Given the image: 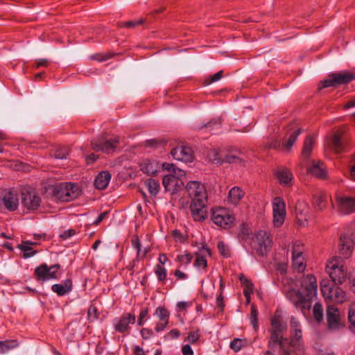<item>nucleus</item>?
Wrapping results in <instances>:
<instances>
[{"instance_id": "nucleus-44", "label": "nucleus", "mask_w": 355, "mask_h": 355, "mask_svg": "<svg viewBox=\"0 0 355 355\" xmlns=\"http://www.w3.org/2000/svg\"><path fill=\"white\" fill-rule=\"evenodd\" d=\"M193 256L189 252H185L184 254H180L177 257L176 261L181 263V264L187 265L191 263Z\"/></svg>"}, {"instance_id": "nucleus-60", "label": "nucleus", "mask_w": 355, "mask_h": 355, "mask_svg": "<svg viewBox=\"0 0 355 355\" xmlns=\"http://www.w3.org/2000/svg\"><path fill=\"white\" fill-rule=\"evenodd\" d=\"M141 334L142 338L146 340L153 336V332L151 329L144 328L141 330Z\"/></svg>"}, {"instance_id": "nucleus-42", "label": "nucleus", "mask_w": 355, "mask_h": 355, "mask_svg": "<svg viewBox=\"0 0 355 355\" xmlns=\"http://www.w3.org/2000/svg\"><path fill=\"white\" fill-rule=\"evenodd\" d=\"M155 273L159 282H163L166 278L167 270L162 266L157 264L155 267Z\"/></svg>"}, {"instance_id": "nucleus-39", "label": "nucleus", "mask_w": 355, "mask_h": 355, "mask_svg": "<svg viewBox=\"0 0 355 355\" xmlns=\"http://www.w3.org/2000/svg\"><path fill=\"white\" fill-rule=\"evenodd\" d=\"M155 314L161 321L168 322L169 312L164 306H159L156 309Z\"/></svg>"}, {"instance_id": "nucleus-8", "label": "nucleus", "mask_w": 355, "mask_h": 355, "mask_svg": "<svg viewBox=\"0 0 355 355\" xmlns=\"http://www.w3.org/2000/svg\"><path fill=\"white\" fill-rule=\"evenodd\" d=\"M272 239L265 231L258 232L252 238L250 243L252 248L256 253L263 257L270 250Z\"/></svg>"}, {"instance_id": "nucleus-52", "label": "nucleus", "mask_w": 355, "mask_h": 355, "mask_svg": "<svg viewBox=\"0 0 355 355\" xmlns=\"http://www.w3.org/2000/svg\"><path fill=\"white\" fill-rule=\"evenodd\" d=\"M131 243L132 247L137 250V257H139L141 254V250L139 236L137 235H135L132 239Z\"/></svg>"}, {"instance_id": "nucleus-7", "label": "nucleus", "mask_w": 355, "mask_h": 355, "mask_svg": "<svg viewBox=\"0 0 355 355\" xmlns=\"http://www.w3.org/2000/svg\"><path fill=\"white\" fill-rule=\"evenodd\" d=\"M211 218L215 225L223 229L232 227L234 221V216L230 211L223 207L212 208Z\"/></svg>"}, {"instance_id": "nucleus-34", "label": "nucleus", "mask_w": 355, "mask_h": 355, "mask_svg": "<svg viewBox=\"0 0 355 355\" xmlns=\"http://www.w3.org/2000/svg\"><path fill=\"white\" fill-rule=\"evenodd\" d=\"M145 184L149 193L152 196H156L158 193L159 190V183L158 181L155 180V179L150 178L146 180Z\"/></svg>"}, {"instance_id": "nucleus-57", "label": "nucleus", "mask_w": 355, "mask_h": 355, "mask_svg": "<svg viewBox=\"0 0 355 355\" xmlns=\"http://www.w3.org/2000/svg\"><path fill=\"white\" fill-rule=\"evenodd\" d=\"M223 73V71L222 70L216 73L215 74L211 76L209 80H206L207 84L209 85V84H211L212 83L219 80L222 78Z\"/></svg>"}, {"instance_id": "nucleus-27", "label": "nucleus", "mask_w": 355, "mask_h": 355, "mask_svg": "<svg viewBox=\"0 0 355 355\" xmlns=\"http://www.w3.org/2000/svg\"><path fill=\"white\" fill-rule=\"evenodd\" d=\"M330 146L331 149L336 153H340L345 150V144L341 139V136L338 132H336L332 136Z\"/></svg>"}, {"instance_id": "nucleus-1", "label": "nucleus", "mask_w": 355, "mask_h": 355, "mask_svg": "<svg viewBox=\"0 0 355 355\" xmlns=\"http://www.w3.org/2000/svg\"><path fill=\"white\" fill-rule=\"evenodd\" d=\"M270 337L268 344V348L274 349L279 346L280 355H304L305 350L302 340V334L299 321L292 316L291 318V338H283V332L286 325L277 313L271 318Z\"/></svg>"}, {"instance_id": "nucleus-36", "label": "nucleus", "mask_w": 355, "mask_h": 355, "mask_svg": "<svg viewBox=\"0 0 355 355\" xmlns=\"http://www.w3.org/2000/svg\"><path fill=\"white\" fill-rule=\"evenodd\" d=\"M240 281L244 286L243 295H250V294L253 293L254 290V285L252 282L243 275L240 277Z\"/></svg>"}, {"instance_id": "nucleus-51", "label": "nucleus", "mask_w": 355, "mask_h": 355, "mask_svg": "<svg viewBox=\"0 0 355 355\" xmlns=\"http://www.w3.org/2000/svg\"><path fill=\"white\" fill-rule=\"evenodd\" d=\"M148 313V309L144 308L140 311L139 315L137 320L138 326H142L146 320Z\"/></svg>"}, {"instance_id": "nucleus-15", "label": "nucleus", "mask_w": 355, "mask_h": 355, "mask_svg": "<svg viewBox=\"0 0 355 355\" xmlns=\"http://www.w3.org/2000/svg\"><path fill=\"white\" fill-rule=\"evenodd\" d=\"M41 202V198L36 192L29 190L21 191V204L27 210H37Z\"/></svg>"}, {"instance_id": "nucleus-3", "label": "nucleus", "mask_w": 355, "mask_h": 355, "mask_svg": "<svg viewBox=\"0 0 355 355\" xmlns=\"http://www.w3.org/2000/svg\"><path fill=\"white\" fill-rule=\"evenodd\" d=\"M186 189L191 198L190 210L193 219L196 221L205 220L207 211V193L205 186L198 181H190Z\"/></svg>"}, {"instance_id": "nucleus-45", "label": "nucleus", "mask_w": 355, "mask_h": 355, "mask_svg": "<svg viewBox=\"0 0 355 355\" xmlns=\"http://www.w3.org/2000/svg\"><path fill=\"white\" fill-rule=\"evenodd\" d=\"M194 266L198 268L205 269L207 266V261L205 257L197 254L194 262Z\"/></svg>"}, {"instance_id": "nucleus-16", "label": "nucleus", "mask_w": 355, "mask_h": 355, "mask_svg": "<svg viewBox=\"0 0 355 355\" xmlns=\"http://www.w3.org/2000/svg\"><path fill=\"white\" fill-rule=\"evenodd\" d=\"M273 223L275 227L281 226L286 216V205L281 198H275L272 203Z\"/></svg>"}, {"instance_id": "nucleus-14", "label": "nucleus", "mask_w": 355, "mask_h": 355, "mask_svg": "<svg viewBox=\"0 0 355 355\" xmlns=\"http://www.w3.org/2000/svg\"><path fill=\"white\" fill-rule=\"evenodd\" d=\"M19 206V198L16 192L5 191L0 196V209L15 211Z\"/></svg>"}, {"instance_id": "nucleus-59", "label": "nucleus", "mask_w": 355, "mask_h": 355, "mask_svg": "<svg viewBox=\"0 0 355 355\" xmlns=\"http://www.w3.org/2000/svg\"><path fill=\"white\" fill-rule=\"evenodd\" d=\"M76 234V231L73 229H69L68 230L64 231L61 234L60 237L63 239H69V237L73 236Z\"/></svg>"}, {"instance_id": "nucleus-62", "label": "nucleus", "mask_w": 355, "mask_h": 355, "mask_svg": "<svg viewBox=\"0 0 355 355\" xmlns=\"http://www.w3.org/2000/svg\"><path fill=\"white\" fill-rule=\"evenodd\" d=\"M216 304L217 306L220 309V310H223V308L225 306V304L223 302V296L222 292L220 293V294L218 295L216 298Z\"/></svg>"}, {"instance_id": "nucleus-32", "label": "nucleus", "mask_w": 355, "mask_h": 355, "mask_svg": "<svg viewBox=\"0 0 355 355\" xmlns=\"http://www.w3.org/2000/svg\"><path fill=\"white\" fill-rule=\"evenodd\" d=\"M313 143L314 140L312 136L309 135L306 137L302 149V156L304 158H308L311 155Z\"/></svg>"}, {"instance_id": "nucleus-46", "label": "nucleus", "mask_w": 355, "mask_h": 355, "mask_svg": "<svg viewBox=\"0 0 355 355\" xmlns=\"http://www.w3.org/2000/svg\"><path fill=\"white\" fill-rule=\"evenodd\" d=\"M217 247H218L220 254L222 256H223L225 257H227L230 256L229 248L223 241H220L218 243Z\"/></svg>"}, {"instance_id": "nucleus-30", "label": "nucleus", "mask_w": 355, "mask_h": 355, "mask_svg": "<svg viewBox=\"0 0 355 355\" xmlns=\"http://www.w3.org/2000/svg\"><path fill=\"white\" fill-rule=\"evenodd\" d=\"M141 170L148 175H154L157 171V163L150 160L144 161L141 164Z\"/></svg>"}, {"instance_id": "nucleus-47", "label": "nucleus", "mask_w": 355, "mask_h": 355, "mask_svg": "<svg viewBox=\"0 0 355 355\" xmlns=\"http://www.w3.org/2000/svg\"><path fill=\"white\" fill-rule=\"evenodd\" d=\"M69 154V149L67 147H62L57 149L53 156L57 159H66Z\"/></svg>"}, {"instance_id": "nucleus-6", "label": "nucleus", "mask_w": 355, "mask_h": 355, "mask_svg": "<svg viewBox=\"0 0 355 355\" xmlns=\"http://www.w3.org/2000/svg\"><path fill=\"white\" fill-rule=\"evenodd\" d=\"M119 144V137L118 136L107 137L105 135H102L99 138L94 139L91 142L94 150L107 154L114 153L118 148Z\"/></svg>"}, {"instance_id": "nucleus-19", "label": "nucleus", "mask_w": 355, "mask_h": 355, "mask_svg": "<svg viewBox=\"0 0 355 355\" xmlns=\"http://www.w3.org/2000/svg\"><path fill=\"white\" fill-rule=\"evenodd\" d=\"M135 315L130 313H126L121 315L114 324V329L117 332L124 333L130 329L129 324H135Z\"/></svg>"}, {"instance_id": "nucleus-33", "label": "nucleus", "mask_w": 355, "mask_h": 355, "mask_svg": "<svg viewBox=\"0 0 355 355\" xmlns=\"http://www.w3.org/2000/svg\"><path fill=\"white\" fill-rule=\"evenodd\" d=\"M302 132L301 128H297L290 135L288 140L283 143V148L289 150L296 141L298 136Z\"/></svg>"}, {"instance_id": "nucleus-17", "label": "nucleus", "mask_w": 355, "mask_h": 355, "mask_svg": "<svg viewBox=\"0 0 355 355\" xmlns=\"http://www.w3.org/2000/svg\"><path fill=\"white\" fill-rule=\"evenodd\" d=\"M171 154L175 159L184 162H191L193 159L192 149L186 146H178L174 148Z\"/></svg>"}, {"instance_id": "nucleus-20", "label": "nucleus", "mask_w": 355, "mask_h": 355, "mask_svg": "<svg viewBox=\"0 0 355 355\" xmlns=\"http://www.w3.org/2000/svg\"><path fill=\"white\" fill-rule=\"evenodd\" d=\"M353 244V241L349 236L342 234L340 237L338 248L340 254L345 258L349 257L352 252Z\"/></svg>"}, {"instance_id": "nucleus-23", "label": "nucleus", "mask_w": 355, "mask_h": 355, "mask_svg": "<svg viewBox=\"0 0 355 355\" xmlns=\"http://www.w3.org/2000/svg\"><path fill=\"white\" fill-rule=\"evenodd\" d=\"M73 288L72 280L67 279L60 284H55L51 286V290L59 296H63L69 293Z\"/></svg>"}, {"instance_id": "nucleus-43", "label": "nucleus", "mask_w": 355, "mask_h": 355, "mask_svg": "<svg viewBox=\"0 0 355 355\" xmlns=\"http://www.w3.org/2000/svg\"><path fill=\"white\" fill-rule=\"evenodd\" d=\"M258 318V311L256 309L254 305H252L251 313H250V322L255 330L257 329V328H258V318Z\"/></svg>"}, {"instance_id": "nucleus-56", "label": "nucleus", "mask_w": 355, "mask_h": 355, "mask_svg": "<svg viewBox=\"0 0 355 355\" xmlns=\"http://www.w3.org/2000/svg\"><path fill=\"white\" fill-rule=\"evenodd\" d=\"M88 318L90 320H95L98 318L97 315V309L96 306L91 305L87 311Z\"/></svg>"}, {"instance_id": "nucleus-58", "label": "nucleus", "mask_w": 355, "mask_h": 355, "mask_svg": "<svg viewBox=\"0 0 355 355\" xmlns=\"http://www.w3.org/2000/svg\"><path fill=\"white\" fill-rule=\"evenodd\" d=\"M147 146H157L159 144H164L166 142L163 140H159L157 139L147 140L146 141Z\"/></svg>"}, {"instance_id": "nucleus-50", "label": "nucleus", "mask_w": 355, "mask_h": 355, "mask_svg": "<svg viewBox=\"0 0 355 355\" xmlns=\"http://www.w3.org/2000/svg\"><path fill=\"white\" fill-rule=\"evenodd\" d=\"M112 57V54L107 53V54H103V53H96L90 56V58L92 60H97L99 62H103L107 60L108 59L111 58Z\"/></svg>"}, {"instance_id": "nucleus-38", "label": "nucleus", "mask_w": 355, "mask_h": 355, "mask_svg": "<svg viewBox=\"0 0 355 355\" xmlns=\"http://www.w3.org/2000/svg\"><path fill=\"white\" fill-rule=\"evenodd\" d=\"M18 345L16 340L0 341V353L4 354Z\"/></svg>"}, {"instance_id": "nucleus-24", "label": "nucleus", "mask_w": 355, "mask_h": 355, "mask_svg": "<svg viewBox=\"0 0 355 355\" xmlns=\"http://www.w3.org/2000/svg\"><path fill=\"white\" fill-rule=\"evenodd\" d=\"M275 175L282 186L290 187L292 185L293 174L288 169L281 168L276 172Z\"/></svg>"}, {"instance_id": "nucleus-5", "label": "nucleus", "mask_w": 355, "mask_h": 355, "mask_svg": "<svg viewBox=\"0 0 355 355\" xmlns=\"http://www.w3.org/2000/svg\"><path fill=\"white\" fill-rule=\"evenodd\" d=\"M81 193L78 185L71 182H61L53 188V195L59 200L69 202L77 198Z\"/></svg>"}, {"instance_id": "nucleus-28", "label": "nucleus", "mask_w": 355, "mask_h": 355, "mask_svg": "<svg viewBox=\"0 0 355 355\" xmlns=\"http://www.w3.org/2000/svg\"><path fill=\"white\" fill-rule=\"evenodd\" d=\"M313 205L319 210L324 209L327 206V196L321 191H316L313 195Z\"/></svg>"}, {"instance_id": "nucleus-55", "label": "nucleus", "mask_w": 355, "mask_h": 355, "mask_svg": "<svg viewBox=\"0 0 355 355\" xmlns=\"http://www.w3.org/2000/svg\"><path fill=\"white\" fill-rule=\"evenodd\" d=\"M200 338V334L198 331L190 332L187 336V340L191 344L195 343L196 341L198 340Z\"/></svg>"}, {"instance_id": "nucleus-11", "label": "nucleus", "mask_w": 355, "mask_h": 355, "mask_svg": "<svg viewBox=\"0 0 355 355\" xmlns=\"http://www.w3.org/2000/svg\"><path fill=\"white\" fill-rule=\"evenodd\" d=\"M353 80H355V74L347 71L331 73L322 82V87H336L340 85H347Z\"/></svg>"}, {"instance_id": "nucleus-48", "label": "nucleus", "mask_w": 355, "mask_h": 355, "mask_svg": "<svg viewBox=\"0 0 355 355\" xmlns=\"http://www.w3.org/2000/svg\"><path fill=\"white\" fill-rule=\"evenodd\" d=\"M221 124V121L220 118H215L207 122V123H205L202 126L199 127V128H210L211 129L214 128H219Z\"/></svg>"}, {"instance_id": "nucleus-4", "label": "nucleus", "mask_w": 355, "mask_h": 355, "mask_svg": "<svg viewBox=\"0 0 355 355\" xmlns=\"http://www.w3.org/2000/svg\"><path fill=\"white\" fill-rule=\"evenodd\" d=\"M162 168L169 172V174L164 175L162 180L166 191L171 194L177 193L183 186L181 178L186 175L185 172L175 167V164L166 162L162 164Z\"/></svg>"}, {"instance_id": "nucleus-63", "label": "nucleus", "mask_w": 355, "mask_h": 355, "mask_svg": "<svg viewBox=\"0 0 355 355\" xmlns=\"http://www.w3.org/2000/svg\"><path fill=\"white\" fill-rule=\"evenodd\" d=\"M183 355H193V352L189 345H185L182 348Z\"/></svg>"}, {"instance_id": "nucleus-13", "label": "nucleus", "mask_w": 355, "mask_h": 355, "mask_svg": "<svg viewBox=\"0 0 355 355\" xmlns=\"http://www.w3.org/2000/svg\"><path fill=\"white\" fill-rule=\"evenodd\" d=\"M241 155V153L237 150L228 153L214 150L211 156V160L214 164L220 165L225 162L230 164L240 162L242 160V158L240 157Z\"/></svg>"}, {"instance_id": "nucleus-53", "label": "nucleus", "mask_w": 355, "mask_h": 355, "mask_svg": "<svg viewBox=\"0 0 355 355\" xmlns=\"http://www.w3.org/2000/svg\"><path fill=\"white\" fill-rule=\"evenodd\" d=\"M348 319L351 324L355 327V303L350 304L349 307Z\"/></svg>"}, {"instance_id": "nucleus-41", "label": "nucleus", "mask_w": 355, "mask_h": 355, "mask_svg": "<svg viewBox=\"0 0 355 355\" xmlns=\"http://www.w3.org/2000/svg\"><path fill=\"white\" fill-rule=\"evenodd\" d=\"M313 316L315 320L321 322L323 319V309L320 303L317 302L313 306Z\"/></svg>"}, {"instance_id": "nucleus-40", "label": "nucleus", "mask_w": 355, "mask_h": 355, "mask_svg": "<svg viewBox=\"0 0 355 355\" xmlns=\"http://www.w3.org/2000/svg\"><path fill=\"white\" fill-rule=\"evenodd\" d=\"M144 19H140L137 21H128L126 22L120 21V22L117 23V26L119 28H135L136 26H137L139 25H141L142 24H144Z\"/></svg>"}, {"instance_id": "nucleus-29", "label": "nucleus", "mask_w": 355, "mask_h": 355, "mask_svg": "<svg viewBox=\"0 0 355 355\" xmlns=\"http://www.w3.org/2000/svg\"><path fill=\"white\" fill-rule=\"evenodd\" d=\"M36 244V243L31 241H22V243L18 245V248L24 252L23 255L24 258L27 259L31 257L37 253V251L33 250V248L31 247V245Z\"/></svg>"}, {"instance_id": "nucleus-64", "label": "nucleus", "mask_w": 355, "mask_h": 355, "mask_svg": "<svg viewBox=\"0 0 355 355\" xmlns=\"http://www.w3.org/2000/svg\"><path fill=\"white\" fill-rule=\"evenodd\" d=\"M49 65V60L46 59H40L35 63V67L39 68L40 67H47Z\"/></svg>"}, {"instance_id": "nucleus-49", "label": "nucleus", "mask_w": 355, "mask_h": 355, "mask_svg": "<svg viewBox=\"0 0 355 355\" xmlns=\"http://www.w3.org/2000/svg\"><path fill=\"white\" fill-rule=\"evenodd\" d=\"M243 341L239 338H235L230 343V348L237 352L241 349L243 346Z\"/></svg>"}, {"instance_id": "nucleus-9", "label": "nucleus", "mask_w": 355, "mask_h": 355, "mask_svg": "<svg viewBox=\"0 0 355 355\" xmlns=\"http://www.w3.org/2000/svg\"><path fill=\"white\" fill-rule=\"evenodd\" d=\"M340 259H335L327 265V272L331 280L330 282L337 285H341L347 278V270L344 265L340 264Z\"/></svg>"}, {"instance_id": "nucleus-35", "label": "nucleus", "mask_w": 355, "mask_h": 355, "mask_svg": "<svg viewBox=\"0 0 355 355\" xmlns=\"http://www.w3.org/2000/svg\"><path fill=\"white\" fill-rule=\"evenodd\" d=\"M292 263L294 268L297 270L299 272H302L305 269L306 265L304 263V258L302 254L293 256Z\"/></svg>"}, {"instance_id": "nucleus-26", "label": "nucleus", "mask_w": 355, "mask_h": 355, "mask_svg": "<svg viewBox=\"0 0 355 355\" xmlns=\"http://www.w3.org/2000/svg\"><path fill=\"white\" fill-rule=\"evenodd\" d=\"M111 179V174L107 171L101 172L95 178L94 185L98 189H105Z\"/></svg>"}, {"instance_id": "nucleus-10", "label": "nucleus", "mask_w": 355, "mask_h": 355, "mask_svg": "<svg viewBox=\"0 0 355 355\" xmlns=\"http://www.w3.org/2000/svg\"><path fill=\"white\" fill-rule=\"evenodd\" d=\"M353 80H355V74L347 71L331 73L322 82V87H336L340 85H347Z\"/></svg>"}, {"instance_id": "nucleus-18", "label": "nucleus", "mask_w": 355, "mask_h": 355, "mask_svg": "<svg viewBox=\"0 0 355 355\" xmlns=\"http://www.w3.org/2000/svg\"><path fill=\"white\" fill-rule=\"evenodd\" d=\"M338 211L341 214H350L355 212V198L343 196L337 198Z\"/></svg>"}, {"instance_id": "nucleus-12", "label": "nucleus", "mask_w": 355, "mask_h": 355, "mask_svg": "<svg viewBox=\"0 0 355 355\" xmlns=\"http://www.w3.org/2000/svg\"><path fill=\"white\" fill-rule=\"evenodd\" d=\"M327 329L332 331H338L345 327V322L343 320L340 310L331 305L327 309Z\"/></svg>"}, {"instance_id": "nucleus-2", "label": "nucleus", "mask_w": 355, "mask_h": 355, "mask_svg": "<svg viewBox=\"0 0 355 355\" xmlns=\"http://www.w3.org/2000/svg\"><path fill=\"white\" fill-rule=\"evenodd\" d=\"M299 289L291 288L286 291V298L300 309L305 315L311 308V304L317 294L316 278L313 275H304L299 281Z\"/></svg>"}, {"instance_id": "nucleus-37", "label": "nucleus", "mask_w": 355, "mask_h": 355, "mask_svg": "<svg viewBox=\"0 0 355 355\" xmlns=\"http://www.w3.org/2000/svg\"><path fill=\"white\" fill-rule=\"evenodd\" d=\"M334 293V297L331 301L341 304L347 300L346 293L340 287L338 286L336 288Z\"/></svg>"}, {"instance_id": "nucleus-61", "label": "nucleus", "mask_w": 355, "mask_h": 355, "mask_svg": "<svg viewBox=\"0 0 355 355\" xmlns=\"http://www.w3.org/2000/svg\"><path fill=\"white\" fill-rule=\"evenodd\" d=\"M168 323V322L159 320V322L157 323V324L155 327V330L157 332H159V331L164 330V329L167 326Z\"/></svg>"}, {"instance_id": "nucleus-54", "label": "nucleus", "mask_w": 355, "mask_h": 355, "mask_svg": "<svg viewBox=\"0 0 355 355\" xmlns=\"http://www.w3.org/2000/svg\"><path fill=\"white\" fill-rule=\"evenodd\" d=\"M293 256L302 255L303 254V245L301 243H295L292 250Z\"/></svg>"}, {"instance_id": "nucleus-22", "label": "nucleus", "mask_w": 355, "mask_h": 355, "mask_svg": "<svg viewBox=\"0 0 355 355\" xmlns=\"http://www.w3.org/2000/svg\"><path fill=\"white\" fill-rule=\"evenodd\" d=\"M321 291L326 300H331L334 297V293L338 285L330 282L329 279H322L320 282Z\"/></svg>"}, {"instance_id": "nucleus-21", "label": "nucleus", "mask_w": 355, "mask_h": 355, "mask_svg": "<svg viewBox=\"0 0 355 355\" xmlns=\"http://www.w3.org/2000/svg\"><path fill=\"white\" fill-rule=\"evenodd\" d=\"M35 275L38 280L46 281L50 279H56L55 270L51 271L46 264H42L35 270Z\"/></svg>"}, {"instance_id": "nucleus-25", "label": "nucleus", "mask_w": 355, "mask_h": 355, "mask_svg": "<svg viewBox=\"0 0 355 355\" xmlns=\"http://www.w3.org/2000/svg\"><path fill=\"white\" fill-rule=\"evenodd\" d=\"M308 172L318 178H325L327 171L324 164L320 161L313 162V164L309 167Z\"/></svg>"}, {"instance_id": "nucleus-31", "label": "nucleus", "mask_w": 355, "mask_h": 355, "mask_svg": "<svg viewBox=\"0 0 355 355\" xmlns=\"http://www.w3.org/2000/svg\"><path fill=\"white\" fill-rule=\"evenodd\" d=\"M243 196L244 192L239 187H234L229 192V200L232 204L236 205Z\"/></svg>"}]
</instances>
